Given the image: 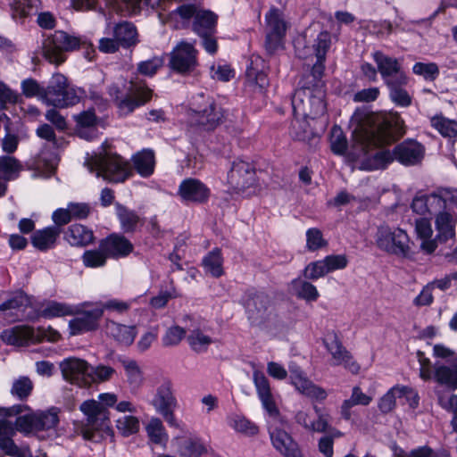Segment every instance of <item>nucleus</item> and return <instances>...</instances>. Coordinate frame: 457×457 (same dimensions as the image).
I'll return each instance as SVG.
<instances>
[{"mask_svg": "<svg viewBox=\"0 0 457 457\" xmlns=\"http://www.w3.org/2000/svg\"><path fill=\"white\" fill-rule=\"evenodd\" d=\"M127 381L133 389L139 388L144 382L143 371L135 361H122Z\"/></svg>", "mask_w": 457, "mask_h": 457, "instance_id": "obj_45", "label": "nucleus"}, {"mask_svg": "<svg viewBox=\"0 0 457 457\" xmlns=\"http://www.w3.org/2000/svg\"><path fill=\"white\" fill-rule=\"evenodd\" d=\"M79 38L64 31H55L43 45V55L49 62L59 65L64 62L63 51H71L79 45Z\"/></svg>", "mask_w": 457, "mask_h": 457, "instance_id": "obj_8", "label": "nucleus"}, {"mask_svg": "<svg viewBox=\"0 0 457 457\" xmlns=\"http://www.w3.org/2000/svg\"><path fill=\"white\" fill-rule=\"evenodd\" d=\"M113 36L123 47H129L137 41L136 27L129 22L117 24L113 29Z\"/></svg>", "mask_w": 457, "mask_h": 457, "instance_id": "obj_40", "label": "nucleus"}, {"mask_svg": "<svg viewBox=\"0 0 457 457\" xmlns=\"http://www.w3.org/2000/svg\"><path fill=\"white\" fill-rule=\"evenodd\" d=\"M431 123L444 137H454L457 135L456 121L436 116L431 120Z\"/></svg>", "mask_w": 457, "mask_h": 457, "instance_id": "obj_56", "label": "nucleus"}, {"mask_svg": "<svg viewBox=\"0 0 457 457\" xmlns=\"http://www.w3.org/2000/svg\"><path fill=\"white\" fill-rule=\"evenodd\" d=\"M22 93L27 97H37L44 102L45 88L35 79H28L21 84Z\"/></svg>", "mask_w": 457, "mask_h": 457, "instance_id": "obj_63", "label": "nucleus"}, {"mask_svg": "<svg viewBox=\"0 0 457 457\" xmlns=\"http://www.w3.org/2000/svg\"><path fill=\"white\" fill-rule=\"evenodd\" d=\"M348 263L345 255H328L322 260L310 262L303 270V276L306 279L317 280L323 278L329 272L342 270Z\"/></svg>", "mask_w": 457, "mask_h": 457, "instance_id": "obj_13", "label": "nucleus"}, {"mask_svg": "<svg viewBox=\"0 0 457 457\" xmlns=\"http://www.w3.org/2000/svg\"><path fill=\"white\" fill-rule=\"evenodd\" d=\"M348 158L360 170L383 169L393 161L392 154L382 147L404 134L403 121L397 113H372L358 111Z\"/></svg>", "mask_w": 457, "mask_h": 457, "instance_id": "obj_1", "label": "nucleus"}, {"mask_svg": "<svg viewBox=\"0 0 457 457\" xmlns=\"http://www.w3.org/2000/svg\"><path fill=\"white\" fill-rule=\"evenodd\" d=\"M438 404L445 410L451 411L453 417H457V395L437 392Z\"/></svg>", "mask_w": 457, "mask_h": 457, "instance_id": "obj_64", "label": "nucleus"}, {"mask_svg": "<svg viewBox=\"0 0 457 457\" xmlns=\"http://www.w3.org/2000/svg\"><path fill=\"white\" fill-rule=\"evenodd\" d=\"M411 208L416 213L431 218L443 210V201L437 197L436 194L429 195H421L415 197L412 201Z\"/></svg>", "mask_w": 457, "mask_h": 457, "instance_id": "obj_28", "label": "nucleus"}, {"mask_svg": "<svg viewBox=\"0 0 457 457\" xmlns=\"http://www.w3.org/2000/svg\"><path fill=\"white\" fill-rule=\"evenodd\" d=\"M258 61L256 60L255 62H252L251 66L246 71V79L251 86L262 90L269 85V79L267 74L263 71L259 70Z\"/></svg>", "mask_w": 457, "mask_h": 457, "instance_id": "obj_46", "label": "nucleus"}, {"mask_svg": "<svg viewBox=\"0 0 457 457\" xmlns=\"http://www.w3.org/2000/svg\"><path fill=\"white\" fill-rule=\"evenodd\" d=\"M456 221L457 220L453 214L443 210L436 215V228L437 231L436 240H437V245H453Z\"/></svg>", "mask_w": 457, "mask_h": 457, "instance_id": "obj_23", "label": "nucleus"}, {"mask_svg": "<svg viewBox=\"0 0 457 457\" xmlns=\"http://www.w3.org/2000/svg\"><path fill=\"white\" fill-rule=\"evenodd\" d=\"M89 366L86 361L79 358H69L60 364L64 379L80 387H87Z\"/></svg>", "mask_w": 457, "mask_h": 457, "instance_id": "obj_15", "label": "nucleus"}, {"mask_svg": "<svg viewBox=\"0 0 457 457\" xmlns=\"http://www.w3.org/2000/svg\"><path fill=\"white\" fill-rule=\"evenodd\" d=\"M378 245L386 252L400 257H410L413 253L409 237L400 228L392 230L388 227H381Z\"/></svg>", "mask_w": 457, "mask_h": 457, "instance_id": "obj_7", "label": "nucleus"}, {"mask_svg": "<svg viewBox=\"0 0 457 457\" xmlns=\"http://www.w3.org/2000/svg\"><path fill=\"white\" fill-rule=\"evenodd\" d=\"M179 195L184 202L202 204L208 200L210 190L200 180L187 179L180 184Z\"/></svg>", "mask_w": 457, "mask_h": 457, "instance_id": "obj_20", "label": "nucleus"}, {"mask_svg": "<svg viewBox=\"0 0 457 457\" xmlns=\"http://www.w3.org/2000/svg\"><path fill=\"white\" fill-rule=\"evenodd\" d=\"M431 218H420L416 220V233L420 240V249L426 253H432L437 247V240L432 238L433 230L429 220Z\"/></svg>", "mask_w": 457, "mask_h": 457, "instance_id": "obj_31", "label": "nucleus"}, {"mask_svg": "<svg viewBox=\"0 0 457 457\" xmlns=\"http://www.w3.org/2000/svg\"><path fill=\"white\" fill-rule=\"evenodd\" d=\"M229 185L237 191H244L254 184V169L245 162H235L228 174Z\"/></svg>", "mask_w": 457, "mask_h": 457, "instance_id": "obj_19", "label": "nucleus"}, {"mask_svg": "<svg viewBox=\"0 0 457 457\" xmlns=\"http://www.w3.org/2000/svg\"><path fill=\"white\" fill-rule=\"evenodd\" d=\"M77 122L76 131L81 137H88L87 130L91 133L94 132V128L96 125V117L91 111L83 112L75 116Z\"/></svg>", "mask_w": 457, "mask_h": 457, "instance_id": "obj_44", "label": "nucleus"}, {"mask_svg": "<svg viewBox=\"0 0 457 457\" xmlns=\"http://www.w3.org/2000/svg\"><path fill=\"white\" fill-rule=\"evenodd\" d=\"M133 165L136 170L144 177H147L154 170V154L151 150H143L132 157Z\"/></svg>", "mask_w": 457, "mask_h": 457, "instance_id": "obj_39", "label": "nucleus"}, {"mask_svg": "<svg viewBox=\"0 0 457 457\" xmlns=\"http://www.w3.org/2000/svg\"><path fill=\"white\" fill-rule=\"evenodd\" d=\"M291 378L293 385L302 395L316 401H323L327 398L326 390L314 385L303 374L295 372Z\"/></svg>", "mask_w": 457, "mask_h": 457, "instance_id": "obj_29", "label": "nucleus"}, {"mask_svg": "<svg viewBox=\"0 0 457 457\" xmlns=\"http://www.w3.org/2000/svg\"><path fill=\"white\" fill-rule=\"evenodd\" d=\"M79 410L87 418L86 425L88 428L112 434L110 412L100 402L87 400L81 403Z\"/></svg>", "mask_w": 457, "mask_h": 457, "instance_id": "obj_11", "label": "nucleus"}, {"mask_svg": "<svg viewBox=\"0 0 457 457\" xmlns=\"http://www.w3.org/2000/svg\"><path fill=\"white\" fill-rule=\"evenodd\" d=\"M253 381L263 408L271 418L278 419L279 417V410L271 394L267 378L262 372L254 371Z\"/></svg>", "mask_w": 457, "mask_h": 457, "instance_id": "obj_21", "label": "nucleus"}, {"mask_svg": "<svg viewBox=\"0 0 457 457\" xmlns=\"http://www.w3.org/2000/svg\"><path fill=\"white\" fill-rule=\"evenodd\" d=\"M60 232L57 228L37 230L32 236V245L40 251L47 250L54 245Z\"/></svg>", "mask_w": 457, "mask_h": 457, "instance_id": "obj_38", "label": "nucleus"}, {"mask_svg": "<svg viewBox=\"0 0 457 457\" xmlns=\"http://www.w3.org/2000/svg\"><path fill=\"white\" fill-rule=\"evenodd\" d=\"M434 378L450 390L457 389V358L451 364H436Z\"/></svg>", "mask_w": 457, "mask_h": 457, "instance_id": "obj_30", "label": "nucleus"}, {"mask_svg": "<svg viewBox=\"0 0 457 457\" xmlns=\"http://www.w3.org/2000/svg\"><path fill=\"white\" fill-rule=\"evenodd\" d=\"M400 386L392 387L378 401V409L383 413L391 412L395 407L397 398H401Z\"/></svg>", "mask_w": 457, "mask_h": 457, "instance_id": "obj_52", "label": "nucleus"}, {"mask_svg": "<svg viewBox=\"0 0 457 457\" xmlns=\"http://www.w3.org/2000/svg\"><path fill=\"white\" fill-rule=\"evenodd\" d=\"M115 374V370L107 365L89 366L87 374V387L93 384H100L109 381Z\"/></svg>", "mask_w": 457, "mask_h": 457, "instance_id": "obj_42", "label": "nucleus"}, {"mask_svg": "<svg viewBox=\"0 0 457 457\" xmlns=\"http://www.w3.org/2000/svg\"><path fill=\"white\" fill-rule=\"evenodd\" d=\"M195 119L198 124L213 129L220 120L221 114L212 98H202L194 110Z\"/></svg>", "mask_w": 457, "mask_h": 457, "instance_id": "obj_22", "label": "nucleus"}, {"mask_svg": "<svg viewBox=\"0 0 457 457\" xmlns=\"http://www.w3.org/2000/svg\"><path fill=\"white\" fill-rule=\"evenodd\" d=\"M290 287L298 298L303 299L306 302H314L320 296L317 287L307 280L294 279Z\"/></svg>", "mask_w": 457, "mask_h": 457, "instance_id": "obj_41", "label": "nucleus"}, {"mask_svg": "<svg viewBox=\"0 0 457 457\" xmlns=\"http://www.w3.org/2000/svg\"><path fill=\"white\" fill-rule=\"evenodd\" d=\"M323 345L331 355L333 365H342L353 374L360 371V365L354 360L352 353L343 345L338 336L335 332H328L323 337Z\"/></svg>", "mask_w": 457, "mask_h": 457, "instance_id": "obj_9", "label": "nucleus"}, {"mask_svg": "<svg viewBox=\"0 0 457 457\" xmlns=\"http://www.w3.org/2000/svg\"><path fill=\"white\" fill-rule=\"evenodd\" d=\"M330 43V34L312 25L295 39V49L299 58L310 61L309 64L315 67L324 61Z\"/></svg>", "mask_w": 457, "mask_h": 457, "instance_id": "obj_3", "label": "nucleus"}, {"mask_svg": "<svg viewBox=\"0 0 457 457\" xmlns=\"http://www.w3.org/2000/svg\"><path fill=\"white\" fill-rule=\"evenodd\" d=\"M270 438L273 445L285 457H302L297 444L291 436L281 428H275L270 433Z\"/></svg>", "mask_w": 457, "mask_h": 457, "instance_id": "obj_27", "label": "nucleus"}, {"mask_svg": "<svg viewBox=\"0 0 457 457\" xmlns=\"http://www.w3.org/2000/svg\"><path fill=\"white\" fill-rule=\"evenodd\" d=\"M103 148V152L87 154L84 165L98 178L109 182H123L132 174L129 163L120 155L108 152L105 145Z\"/></svg>", "mask_w": 457, "mask_h": 457, "instance_id": "obj_2", "label": "nucleus"}, {"mask_svg": "<svg viewBox=\"0 0 457 457\" xmlns=\"http://www.w3.org/2000/svg\"><path fill=\"white\" fill-rule=\"evenodd\" d=\"M33 387V382L29 377L21 376L12 382L11 394L20 400H25L30 395Z\"/></svg>", "mask_w": 457, "mask_h": 457, "instance_id": "obj_47", "label": "nucleus"}, {"mask_svg": "<svg viewBox=\"0 0 457 457\" xmlns=\"http://www.w3.org/2000/svg\"><path fill=\"white\" fill-rule=\"evenodd\" d=\"M292 105L295 116L310 118L313 122L320 120L327 111L325 92L318 86L300 87L293 96Z\"/></svg>", "mask_w": 457, "mask_h": 457, "instance_id": "obj_4", "label": "nucleus"}, {"mask_svg": "<svg viewBox=\"0 0 457 457\" xmlns=\"http://www.w3.org/2000/svg\"><path fill=\"white\" fill-rule=\"evenodd\" d=\"M190 346L196 352H202L207 349L211 345L212 339L204 335L199 329L193 330L187 337Z\"/></svg>", "mask_w": 457, "mask_h": 457, "instance_id": "obj_59", "label": "nucleus"}, {"mask_svg": "<svg viewBox=\"0 0 457 457\" xmlns=\"http://www.w3.org/2000/svg\"><path fill=\"white\" fill-rule=\"evenodd\" d=\"M371 395L365 394L360 386H354L349 399L345 400L340 406V414L345 420L352 419V408L355 405L367 406L372 402Z\"/></svg>", "mask_w": 457, "mask_h": 457, "instance_id": "obj_33", "label": "nucleus"}, {"mask_svg": "<svg viewBox=\"0 0 457 457\" xmlns=\"http://www.w3.org/2000/svg\"><path fill=\"white\" fill-rule=\"evenodd\" d=\"M396 159L403 164H415L423 157L422 146L413 141L404 142L395 149Z\"/></svg>", "mask_w": 457, "mask_h": 457, "instance_id": "obj_32", "label": "nucleus"}, {"mask_svg": "<svg viewBox=\"0 0 457 457\" xmlns=\"http://www.w3.org/2000/svg\"><path fill=\"white\" fill-rule=\"evenodd\" d=\"M40 6V0H13L12 9L16 15L25 17L37 12Z\"/></svg>", "mask_w": 457, "mask_h": 457, "instance_id": "obj_55", "label": "nucleus"}, {"mask_svg": "<svg viewBox=\"0 0 457 457\" xmlns=\"http://www.w3.org/2000/svg\"><path fill=\"white\" fill-rule=\"evenodd\" d=\"M104 328L108 337L124 346L131 345L137 335L136 325L129 326L112 320H106Z\"/></svg>", "mask_w": 457, "mask_h": 457, "instance_id": "obj_24", "label": "nucleus"}, {"mask_svg": "<svg viewBox=\"0 0 457 457\" xmlns=\"http://www.w3.org/2000/svg\"><path fill=\"white\" fill-rule=\"evenodd\" d=\"M29 306H31L30 298L23 292H16L10 299L0 304V311H24L26 308Z\"/></svg>", "mask_w": 457, "mask_h": 457, "instance_id": "obj_48", "label": "nucleus"}, {"mask_svg": "<svg viewBox=\"0 0 457 457\" xmlns=\"http://www.w3.org/2000/svg\"><path fill=\"white\" fill-rule=\"evenodd\" d=\"M204 266L206 271L211 273L212 276H221L223 274V269L220 251L219 249H215L212 252H211L204 259Z\"/></svg>", "mask_w": 457, "mask_h": 457, "instance_id": "obj_50", "label": "nucleus"}, {"mask_svg": "<svg viewBox=\"0 0 457 457\" xmlns=\"http://www.w3.org/2000/svg\"><path fill=\"white\" fill-rule=\"evenodd\" d=\"M100 248L110 257H120L133 251V245L123 236L112 234L102 240Z\"/></svg>", "mask_w": 457, "mask_h": 457, "instance_id": "obj_26", "label": "nucleus"}, {"mask_svg": "<svg viewBox=\"0 0 457 457\" xmlns=\"http://www.w3.org/2000/svg\"><path fill=\"white\" fill-rule=\"evenodd\" d=\"M152 405L170 426L179 428L174 413L178 403L170 382L159 386L152 400Z\"/></svg>", "mask_w": 457, "mask_h": 457, "instance_id": "obj_10", "label": "nucleus"}, {"mask_svg": "<svg viewBox=\"0 0 457 457\" xmlns=\"http://www.w3.org/2000/svg\"><path fill=\"white\" fill-rule=\"evenodd\" d=\"M36 430L38 431L53 428L59 421L58 412L54 409H51L46 412L36 413Z\"/></svg>", "mask_w": 457, "mask_h": 457, "instance_id": "obj_53", "label": "nucleus"}, {"mask_svg": "<svg viewBox=\"0 0 457 457\" xmlns=\"http://www.w3.org/2000/svg\"><path fill=\"white\" fill-rule=\"evenodd\" d=\"M96 328L94 321L83 317L73 319L69 323L70 336H76L85 331Z\"/></svg>", "mask_w": 457, "mask_h": 457, "instance_id": "obj_61", "label": "nucleus"}, {"mask_svg": "<svg viewBox=\"0 0 457 457\" xmlns=\"http://www.w3.org/2000/svg\"><path fill=\"white\" fill-rule=\"evenodd\" d=\"M197 51L187 42H180L170 54V65L172 70L182 73H189L197 65Z\"/></svg>", "mask_w": 457, "mask_h": 457, "instance_id": "obj_14", "label": "nucleus"}, {"mask_svg": "<svg viewBox=\"0 0 457 457\" xmlns=\"http://www.w3.org/2000/svg\"><path fill=\"white\" fill-rule=\"evenodd\" d=\"M182 457H200L206 453V447L197 439H187L181 442L179 449Z\"/></svg>", "mask_w": 457, "mask_h": 457, "instance_id": "obj_49", "label": "nucleus"}, {"mask_svg": "<svg viewBox=\"0 0 457 457\" xmlns=\"http://www.w3.org/2000/svg\"><path fill=\"white\" fill-rule=\"evenodd\" d=\"M151 97L152 91L148 87L131 83L128 96L119 104V107L122 112H130L148 102Z\"/></svg>", "mask_w": 457, "mask_h": 457, "instance_id": "obj_25", "label": "nucleus"}, {"mask_svg": "<svg viewBox=\"0 0 457 457\" xmlns=\"http://www.w3.org/2000/svg\"><path fill=\"white\" fill-rule=\"evenodd\" d=\"M318 122L319 120L312 121L310 118L295 116L290 128V137L310 146H315L320 141V132L317 129Z\"/></svg>", "mask_w": 457, "mask_h": 457, "instance_id": "obj_16", "label": "nucleus"}, {"mask_svg": "<svg viewBox=\"0 0 457 457\" xmlns=\"http://www.w3.org/2000/svg\"><path fill=\"white\" fill-rule=\"evenodd\" d=\"M248 320L253 326L270 328L278 320V315L268 296L264 295H249L244 302Z\"/></svg>", "mask_w": 457, "mask_h": 457, "instance_id": "obj_5", "label": "nucleus"}, {"mask_svg": "<svg viewBox=\"0 0 457 457\" xmlns=\"http://www.w3.org/2000/svg\"><path fill=\"white\" fill-rule=\"evenodd\" d=\"M374 61L377 64L378 71L384 78L389 87L395 85H404L406 83V76L401 70L398 60L378 51L373 54Z\"/></svg>", "mask_w": 457, "mask_h": 457, "instance_id": "obj_12", "label": "nucleus"}, {"mask_svg": "<svg viewBox=\"0 0 457 457\" xmlns=\"http://www.w3.org/2000/svg\"><path fill=\"white\" fill-rule=\"evenodd\" d=\"M267 39L266 48L270 52L276 50L286 34L287 23L278 9H270L266 14Z\"/></svg>", "mask_w": 457, "mask_h": 457, "instance_id": "obj_17", "label": "nucleus"}, {"mask_svg": "<svg viewBox=\"0 0 457 457\" xmlns=\"http://www.w3.org/2000/svg\"><path fill=\"white\" fill-rule=\"evenodd\" d=\"M326 245L327 241L319 228H312L306 231V247L309 251H318Z\"/></svg>", "mask_w": 457, "mask_h": 457, "instance_id": "obj_57", "label": "nucleus"}, {"mask_svg": "<svg viewBox=\"0 0 457 457\" xmlns=\"http://www.w3.org/2000/svg\"><path fill=\"white\" fill-rule=\"evenodd\" d=\"M15 428L12 422L1 420H0V449L6 451L10 446L14 444L12 436L15 435Z\"/></svg>", "mask_w": 457, "mask_h": 457, "instance_id": "obj_54", "label": "nucleus"}, {"mask_svg": "<svg viewBox=\"0 0 457 457\" xmlns=\"http://www.w3.org/2000/svg\"><path fill=\"white\" fill-rule=\"evenodd\" d=\"M331 150L337 154H344L346 150L347 141L340 127L334 126L330 132Z\"/></svg>", "mask_w": 457, "mask_h": 457, "instance_id": "obj_58", "label": "nucleus"}, {"mask_svg": "<svg viewBox=\"0 0 457 457\" xmlns=\"http://www.w3.org/2000/svg\"><path fill=\"white\" fill-rule=\"evenodd\" d=\"M66 238L71 245L85 246L94 240L93 232L81 224L71 226L66 233Z\"/></svg>", "mask_w": 457, "mask_h": 457, "instance_id": "obj_37", "label": "nucleus"}, {"mask_svg": "<svg viewBox=\"0 0 457 457\" xmlns=\"http://www.w3.org/2000/svg\"><path fill=\"white\" fill-rule=\"evenodd\" d=\"M145 429L152 443L156 445L166 444L168 435L165 432L164 426L159 418H152L146 425Z\"/></svg>", "mask_w": 457, "mask_h": 457, "instance_id": "obj_43", "label": "nucleus"}, {"mask_svg": "<svg viewBox=\"0 0 457 457\" xmlns=\"http://www.w3.org/2000/svg\"><path fill=\"white\" fill-rule=\"evenodd\" d=\"M36 134L38 137L52 143L56 148L62 147L65 143L63 138L56 137L54 129L46 123L40 125L37 129Z\"/></svg>", "mask_w": 457, "mask_h": 457, "instance_id": "obj_62", "label": "nucleus"}, {"mask_svg": "<svg viewBox=\"0 0 457 457\" xmlns=\"http://www.w3.org/2000/svg\"><path fill=\"white\" fill-rule=\"evenodd\" d=\"M21 164L13 157H0V196L6 191L5 182L14 179L21 170Z\"/></svg>", "mask_w": 457, "mask_h": 457, "instance_id": "obj_34", "label": "nucleus"}, {"mask_svg": "<svg viewBox=\"0 0 457 457\" xmlns=\"http://www.w3.org/2000/svg\"><path fill=\"white\" fill-rule=\"evenodd\" d=\"M108 255L99 247L97 250L87 251L83 254V262L87 267L96 268L105 263Z\"/></svg>", "mask_w": 457, "mask_h": 457, "instance_id": "obj_60", "label": "nucleus"}, {"mask_svg": "<svg viewBox=\"0 0 457 457\" xmlns=\"http://www.w3.org/2000/svg\"><path fill=\"white\" fill-rule=\"evenodd\" d=\"M79 100L75 90L70 87L67 78L60 73L54 74L47 88H45L44 103L64 108L76 104Z\"/></svg>", "mask_w": 457, "mask_h": 457, "instance_id": "obj_6", "label": "nucleus"}, {"mask_svg": "<svg viewBox=\"0 0 457 457\" xmlns=\"http://www.w3.org/2000/svg\"><path fill=\"white\" fill-rule=\"evenodd\" d=\"M217 16L209 11L199 10L195 13L193 29L202 37L211 36L215 30Z\"/></svg>", "mask_w": 457, "mask_h": 457, "instance_id": "obj_35", "label": "nucleus"}, {"mask_svg": "<svg viewBox=\"0 0 457 457\" xmlns=\"http://www.w3.org/2000/svg\"><path fill=\"white\" fill-rule=\"evenodd\" d=\"M116 428L123 436H129L139 431L140 422L138 418L127 415L117 420Z\"/></svg>", "mask_w": 457, "mask_h": 457, "instance_id": "obj_51", "label": "nucleus"}, {"mask_svg": "<svg viewBox=\"0 0 457 457\" xmlns=\"http://www.w3.org/2000/svg\"><path fill=\"white\" fill-rule=\"evenodd\" d=\"M315 415L310 410H300L295 414L296 422L312 432H327L330 415L324 409L314 406Z\"/></svg>", "mask_w": 457, "mask_h": 457, "instance_id": "obj_18", "label": "nucleus"}, {"mask_svg": "<svg viewBox=\"0 0 457 457\" xmlns=\"http://www.w3.org/2000/svg\"><path fill=\"white\" fill-rule=\"evenodd\" d=\"M1 338L8 345H23L29 340H34V330L29 327L18 326L3 331Z\"/></svg>", "mask_w": 457, "mask_h": 457, "instance_id": "obj_36", "label": "nucleus"}]
</instances>
